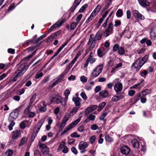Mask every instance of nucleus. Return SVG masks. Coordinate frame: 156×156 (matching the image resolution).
I'll return each mask as SVG.
<instances>
[{
    "mask_svg": "<svg viewBox=\"0 0 156 156\" xmlns=\"http://www.w3.org/2000/svg\"><path fill=\"white\" fill-rule=\"evenodd\" d=\"M11 123L8 126V127L9 130H11L12 129L13 126L15 125V122L13 120L11 121Z\"/></svg>",
    "mask_w": 156,
    "mask_h": 156,
    "instance_id": "nucleus-36",
    "label": "nucleus"
},
{
    "mask_svg": "<svg viewBox=\"0 0 156 156\" xmlns=\"http://www.w3.org/2000/svg\"><path fill=\"white\" fill-rule=\"evenodd\" d=\"M58 27L56 23L54 25L52 26L48 30V32H51L53 30L55 29L56 27Z\"/></svg>",
    "mask_w": 156,
    "mask_h": 156,
    "instance_id": "nucleus-52",
    "label": "nucleus"
},
{
    "mask_svg": "<svg viewBox=\"0 0 156 156\" xmlns=\"http://www.w3.org/2000/svg\"><path fill=\"white\" fill-rule=\"evenodd\" d=\"M55 38L54 36L52 34L47 38V41L48 42H50L51 41Z\"/></svg>",
    "mask_w": 156,
    "mask_h": 156,
    "instance_id": "nucleus-39",
    "label": "nucleus"
},
{
    "mask_svg": "<svg viewBox=\"0 0 156 156\" xmlns=\"http://www.w3.org/2000/svg\"><path fill=\"white\" fill-rule=\"evenodd\" d=\"M13 151L12 150H8L6 152L5 154L7 156H12L13 154Z\"/></svg>",
    "mask_w": 156,
    "mask_h": 156,
    "instance_id": "nucleus-37",
    "label": "nucleus"
},
{
    "mask_svg": "<svg viewBox=\"0 0 156 156\" xmlns=\"http://www.w3.org/2000/svg\"><path fill=\"white\" fill-rule=\"evenodd\" d=\"M120 100L118 97V95H115L112 98V100L113 101H116Z\"/></svg>",
    "mask_w": 156,
    "mask_h": 156,
    "instance_id": "nucleus-51",
    "label": "nucleus"
},
{
    "mask_svg": "<svg viewBox=\"0 0 156 156\" xmlns=\"http://www.w3.org/2000/svg\"><path fill=\"white\" fill-rule=\"evenodd\" d=\"M36 97V94H34L31 97L30 99L29 104L32 105L33 103L35 100Z\"/></svg>",
    "mask_w": 156,
    "mask_h": 156,
    "instance_id": "nucleus-28",
    "label": "nucleus"
},
{
    "mask_svg": "<svg viewBox=\"0 0 156 156\" xmlns=\"http://www.w3.org/2000/svg\"><path fill=\"white\" fill-rule=\"evenodd\" d=\"M88 146V145L87 142L84 141L80 142L78 146V148L80 151L81 153H84L86 151L85 148Z\"/></svg>",
    "mask_w": 156,
    "mask_h": 156,
    "instance_id": "nucleus-6",
    "label": "nucleus"
},
{
    "mask_svg": "<svg viewBox=\"0 0 156 156\" xmlns=\"http://www.w3.org/2000/svg\"><path fill=\"white\" fill-rule=\"evenodd\" d=\"M31 106L32 105L29 104L25 110V112L26 113H28L31 109Z\"/></svg>",
    "mask_w": 156,
    "mask_h": 156,
    "instance_id": "nucleus-46",
    "label": "nucleus"
},
{
    "mask_svg": "<svg viewBox=\"0 0 156 156\" xmlns=\"http://www.w3.org/2000/svg\"><path fill=\"white\" fill-rule=\"evenodd\" d=\"M141 94L140 93H138L135 96L134 99L136 101H138L141 98Z\"/></svg>",
    "mask_w": 156,
    "mask_h": 156,
    "instance_id": "nucleus-43",
    "label": "nucleus"
},
{
    "mask_svg": "<svg viewBox=\"0 0 156 156\" xmlns=\"http://www.w3.org/2000/svg\"><path fill=\"white\" fill-rule=\"evenodd\" d=\"M104 49L98 48L97 50V54L99 57H102L105 55V54L103 52Z\"/></svg>",
    "mask_w": 156,
    "mask_h": 156,
    "instance_id": "nucleus-26",
    "label": "nucleus"
},
{
    "mask_svg": "<svg viewBox=\"0 0 156 156\" xmlns=\"http://www.w3.org/2000/svg\"><path fill=\"white\" fill-rule=\"evenodd\" d=\"M142 82H141L140 83L134 85L133 86L131 87L130 88L134 89H137L139 90H140L143 86V85L142 84Z\"/></svg>",
    "mask_w": 156,
    "mask_h": 156,
    "instance_id": "nucleus-20",
    "label": "nucleus"
},
{
    "mask_svg": "<svg viewBox=\"0 0 156 156\" xmlns=\"http://www.w3.org/2000/svg\"><path fill=\"white\" fill-rule=\"evenodd\" d=\"M80 80L83 82L86 83L87 81V78L84 76H82L80 78Z\"/></svg>",
    "mask_w": 156,
    "mask_h": 156,
    "instance_id": "nucleus-53",
    "label": "nucleus"
},
{
    "mask_svg": "<svg viewBox=\"0 0 156 156\" xmlns=\"http://www.w3.org/2000/svg\"><path fill=\"white\" fill-rule=\"evenodd\" d=\"M80 96L84 100H86L87 99V95L84 93L83 92H81L80 94Z\"/></svg>",
    "mask_w": 156,
    "mask_h": 156,
    "instance_id": "nucleus-59",
    "label": "nucleus"
},
{
    "mask_svg": "<svg viewBox=\"0 0 156 156\" xmlns=\"http://www.w3.org/2000/svg\"><path fill=\"white\" fill-rule=\"evenodd\" d=\"M19 112L18 109H16L11 112L8 118L9 121L10 122L11 121L15 120L18 117Z\"/></svg>",
    "mask_w": 156,
    "mask_h": 156,
    "instance_id": "nucleus-4",
    "label": "nucleus"
},
{
    "mask_svg": "<svg viewBox=\"0 0 156 156\" xmlns=\"http://www.w3.org/2000/svg\"><path fill=\"white\" fill-rule=\"evenodd\" d=\"M85 129L84 126L83 125H81L78 128V131L81 132H82L84 131Z\"/></svg>",
    "mask_w": 156,
    "mask_h": 156,
    "instance_id": "nucleus-61",
    "label": "nucleus"
},
{
    "mask_svg": "<svg viewBox=\"0 0 156 156\" xmlns=\"http://www.w3.org/2000/svg\"><path fill=\"white\" fill-rule=\"evenodd\" d=\"M69 116L68 115H65L63 118L62 122V124L60 126V128L62 129L65 126L67 121L69 119Z\"/></svg>",
    "mask_w": 156,
    "mask_h": 156,
    "instance_id": "nucleus-14",
    "label": "nucleus"
},
{
    "mask_svg": "<svg viewBox=\"0 0 156 156\" xmlns=\"http://www.w3.org/2000/svg\"><path fill=\"white\" fill-rule=\"evenodd\" d=\"M78 23V22L72 23L71 25L70 29L71 30H73L76 27Z\"/></svg>",
    "mask_w": 156,
    "mask_h": 156,
    "instance_id": "nucleus-41",
    "label": "nucleus"
},
{
    "mask_svg": "<svg viewBox=\"0 0 156 156\" xmlns=\"http://www.w3.org/2000/svg\"><path fill=\"white\" fill-rule=\"evenodd\" d=\"M27 140V139L26 137H23L21 139L20 143L19 144V146L21 147L22 146Z\"/></svg>",
    "mask_w": 156,
    "mask_h": 156,
    "instance_id": "nucleus-27",
    "label": "nucleus"
},
{
    "mask_svg": "<svg viewBox=\"0 0 156 156\" xmlns=\"http://www.w3.org/2000/svg\"><path fill=\"white\" fill-rule=\"evenodd\" d=\"M131 144L132 147L135 148H138L140 144L139 142L136 139H133L131 141Z\"/></svg>",
    "mask_w": 156,
    "mask_h": 156,
    "instance_id": "nucleus-15",
    "label": "nucleus"
},
{
    "mask_svg": "<svg viewBox=\"0 0 156 156\" xmlns=\"http://www.w3.org/2000/svg\"><path fill=\"white\" fill-rule=\"evenodd\" d=\"M88 117L90 120L92 121H94L96 118L95 115L91 114L89 115Z\"/></svg>",
    "mask_w": 156,
    "mask_h": 156,
    "instance_id": "nucleus-56",
    "label": "nucleus"
},
{
    "mask_svg": "<svg viewBox=\"0 0 156 156\" xmlns=\"http://www.w3.org/2000/svg\"><path fill=\"white\" fill-rule=\"evenodd\" d=\"M97 107L98 106L96 105H93L88 107L85 111V115H87L89 114L90 112L95 110Z\"/></svg>",
    "mask_w": 156,
    "mask_h": 156,
    "instance_id": "nucleus-11",
    "label": "nucleus"
},
{
    "mask_svg": "<svg viewBox=\"0 0 156 156\" xmlns=\"http://www.w3.org/2000/svg\"><path fill=\"white\" fill-rule=\"evenodd\" d=\"M132 14L133 16L136 18L141 20H144V16L136 10H133Z\"/></svg>",
    "mask_w": 156,
    "mask_h": 156,
    "instance_id": "nucleus-7",
    "label": "nucleus"
},
{
    "mask_svg": "<svg viewBox=\"0 0 156 156\" xmlns=\"http://www.w3.org/2000/svg\"><path fill=\"white\" fill-rule=\"evenodd\" d=\"M73 101L74 102L76 106H79L80 105L81 100L78 97H74L72 99Z\"/></svg>",
    "mask_w": 156,
    "mask_h": 156,
    "instance_id": "nucleus-17",
    "label": "nucleus"
},
{
    "mask_svg": "<svg viewBox=\"0 0 156 156\" xmlns=\"http://www.w3.org/2000/svg\"><path fill=\"white\" fill-rule=\"evenodd\" d=\"M25 91V90L24 89H21L19 90L17 94L19 95H21L24 93Z\"/></svg>",
    "mask_w": 156,
    "mask_h": 156,
    "instance_id": "nucleus-62",
    "label": "nucleus"
},
{
    "mask_svg": "<svg viewBox=\"0 0 156 156\" xmlns=\"http://www.w3.org/2000/svg\"><path fill=\"white\" fill-rule=\"evenodd\" d=\"M118 54L121 55H124L125 52L124 48L122 47H120L118 51Z\"/></svg>",
    "mask_w": 156,
    "mask_h": 156,
    "instance_id": "nucleus-25",
    "label": "nucleus"
},
{
    "mask_svg": "<svg viewBox=\"0 0 156 156\" xmlns=\"http://www.w3.org/2000/svg\"><path fill=\"white\" fill-rule=\"evenodd\" d=\"M107 115V113L106 112L103 113L99 117V119L101 120H103L104 118Z\"/></svg>",
    "mask_w": 156,
    "mask_h": 156,
    "instance_id": "nucleus-60",
    "label": "nucleus"
},
{
    "mask_svg": "<svg viewBox=\"0 0 156 156\" xmlns=\"http://www.w3.org/2000/svg\"><path fill=\"white\" fill-rule=\"evenodd\" d=\"M81 55V53L80 52H79L76 54L74 58L72 61L73 62L75 63L76 61V60H77V58H78V57Z\"/></svg>",
    "mask_w": 156,
    "mask_h": 156,
    "instance_id": "nucleus-49",
    "label": "nucleus"
},
{
    "mask_svg": "<svg viewBox=\"0 0 156 156\" xmlns=\"http://www.w3.org/2000/svg\"><path fill=\"white\" fill-rule=\"evenodd\" d=\"M106 103L105 102H102L100 103L99 105V108L98 109V111H100L105 105Z\"/></svg>",
    "mask_w": 156,
    "mask_h": 156,
    "instance_id": "nucleus-32",
    "label": "nucleus"
},
{
    "mask_svg": "<svg viewBox=\"0 0 156 156\" xmlns=\"http://www.w3.org/2000/svg\"><path fill=\"white\" fill-rule=\"evenodd\" d=\"M144 63L145 61H143V60L140 59H139L133 63L132 66L136 65L137 66H135V67L136 68V71H138Z\"/></svg>",
    "mask_w": 156,
    "mask_h": 156,
    "instance_id": "nucleus-5",
    "label": "nucleus"
},
{
    "mask_svg": "<svg viewBox=\"0 0 156 156\" xmlns=\"http://www.w3.org/2000/svg\"><path fill=\"white\" fill-rule=\"evenodd\" d=\"M113 25L112 23H109L106 29L104 31V36L105 37H107L112 33L113 30Z\"/></svg>",
    "mask_w": 156,
    "mask_h": 156,
    "instance_id": "nucleus-3",
    "label": "nucleus"
},
{
    "mask_svg": "<svg viewBox=\"0 0 156 156\" xmlns=\"http://www.w3.org/2000/svg\"><path fill=\"white\" fill-rule=\"evenodd\" d=\"M63 100V99L61 97H58L56 98L55 102L57 104L60 103L62 105L65 106L66 105V101Z\"/></svg>",
    "mask_w": 156,
    "mask_h": 156,
    "instance_id": "nucleus-12",
    "label": "nucleus"
},
{
    "mask_svg": "<svg viewBox=\"0 0 156 156\" xmlns=\"http://www.w3.org/2000/svg\"><path fill=\"white\" fill-rule=\"evenodd\" d=\"M116 15L118 17H121L123 15V12L122 10L120 9H119L117 12Z\"/></svg>",
    "mask_w": 156,
    "mask_h": 156,
    "instance_id": "nucleus-38",
    "label": "nucleus"
},
{
    "mask_svg": "<svg viewBox=\"0 0 156 156\" xmlns=\"http://www.w3.org/2000/svg\"><path fill=\"white\" fill-rule=\"evenodd\" d=\"M120 47L118 44H115L113 46L112 50L114 51H115L118 50Z\"/></svg>",
    "mask_w": 156,
    "mask_h": 156,
    "instance_id": "nucleus-40",
    "label": "nucleus"
},
{
    "mask_svg": "<svg viewBox=\"0 0 156 156\" xmlns=\"http://www.w3.org/2000/svg\"><path fill=\"white\" fill-rule=\"evenodd\" d=\"M103 69V65H98L93 70L91 73L92 76L95 77L99 75L102 71Z\"/></svg>",
    "mask_w": 156,
    "mask_h": 156,
    "instance_id": "nucleus-2",
    "label": "nucleus"
},
{
    "mask_svg": "<svg viewBox=\"0 0 156 156\" xmlns=\"http://www.w3.org/2000/svg\"><path fill=\"white\" fill-rule=\"evenodd\" d=\"M42 152V154H47L49 152V149L48 147H47L43 150H42L41 151Z\"/></svg>",
    "mask_w": 156,
    "mask_h": 156,
    "instance_id": "nucleus-48",
    "label": "nucleus"
},
{
    "mask_svg": "<svg viewBox=\"0 0 156 156\" xmlns=\"http://www.w3.org/2000/svg\"><path fill=\"white\" fill-rule=\"evenodd\" d=\"M105 139L106 142H112L113 141V139L108 135L106 134L105 136Z\"/></svg>",
    "mask_w": 156,
    "mask_h": 156,
    "instance_id": "nucleus-29",
    "label": "nucleus"
},
{
    "mask_svg": "<svg viewBox=\"0 0 156 156\" xmlns=\"http://www.w3.org/2000/svg\"><path fill=\"white\" fill-rule=\"evenodd\" d=\"M96 137L94 135L92 136L89 139V140L91 144H93L96 139Z\"/></svg>",
    "mask_w": 156,
    "mask_h": 156,
    "instance_id": "nucleus-50",
    "label": "nucleus"
},
{
    "mask_svg": "<svg viewBox=\"0 0 156 156\" xmlns=\"http://www.w3.org/2000/svg\"><path fill=\"white\" fill-rule=\"evenodd\" d=\"M71 150L72 152L75 154H77V150L75 147H72Z\"/></svg>",
    "mask_w": 156,
    "mask_h": 156,
    "instance_id": "nucleus-64",
    "label": "nucleus"
},
{
    "mask_svg": "<svg viewBox=\"0 0 156 156\" xmlns=\"http://www.w3.org/2000/svg\"><path fill=\"white\" fill-rule=\"evenodd\" d=\"M88 5L86 4L83 5L79 10V12H82L87 7Z\"/></svg>",
    "mask_w": 156,
    "mask_h": 156,
    "instance_id": "nucleus-45",
    "label": "nucleus"
},
{
    "mask_svg": "<svg viewBox=\"0 0 156 156\" xmlns=\"http://www.w3.org/2000/svg\"><path fill=\"white\" fill-rule=\"evenodd\" d=\"M99 94L100 96L103 98H105L107 97L108 93L107 90H105L101 91L99 92Z\"/></svg>",
    "mask_w": 156,
    "mask_h": 156,
    "instance_id": "nucleus-21",
    "label": "nucleus"
},
{
    "mask_svg": "<svg viewBox=\"0 0 156 156\" xmlns=\"http://www.w3.org/2000/svg\"><path fill=\"white\" fill-rule=\"evenodd\" d=\"M96 44V42L93 40V41H92V42L91 43L90 45V47H89L90 49V50H92V49H93L94 48V47Z\"/></svg>",
    "mask_w": 156,
    "mask_h": 156,
    "instance_id": "nucleus-44",
    "label": "nucleus"
},
{
    "mask_svg": "<svg viewBox=\"0 0 156 156\" xmlns=\"http://www.w3.org/2000/svg\"><path fill=\"white\" fill-rule=\"evenodd\" d=\"M150 35L151 39L154 40L156 39V34L152 30L150 32Z\"/></svg>",
    "mask_w": 156,
    "mask_h": 156,
    "instance_id": "nucleus-30",
    "label": "nucleus"
},
{
    "mask_svg": "<svg viewBox=\"0 0 156 156\" xmlns=\"http://www.w3.org/2000/svg\"><path fill=\"white\" fill-rule=\"evenodd\" d=\"M70 136L72 137H80V135H78L76 132H74L71 134Z\"/></svg>",
    "mask_w": 156,
    "mask_h": 156,
    "instance_id": "nucleus-55",
    "label": "nucleus"
},
{
    "mask_svg": "<svg viewBox=\"0 0 156 156\" xmlns=\"http://www.w3.org/2000/svg\"><path fill=\"white\" fill-rule=\"evenodd\" d=\"M117 94L118 95V97L120 100L123 98L125 95V93L123 92H122L120 93H119V94Z\"/></svg>",
    "mask_w": 156,
    "mask_h": 156,
    "instance_id": "nucleus-54",
    "label": "nucleus"
},
{
    "mask_svg": "<svg viewBox=\"0 0 156 156\" xmlns=\"http://www.w3.org/2000/svg\"><path fill=\"white\" fill-rule=\"evenodd\" d=\"M63 78V75H60L57 78V80L51 86V87H53L57 84L61 82Z\"/></svg>",
    "mask_w": 156,
    "mask_h": 156,
    "instance_id": "nucleus-13",
    "label": "nucleus"
},
{
    "mask_svg": "<svg viewBox=\"0 0 156 156\" xmlns=\"http://www.w3.org/2000/svg\"><path fill=\"white\" fill-rule=\"evenodd\" d=\"M37 131V130H36L34 129V132H33L31 138V139L32 141H33L34 140L35 137L37 136V133L39 131Z\"/></svg>",
    "mask_w": 156,
    "mask_h": 156,
    "instance_id": "nucleus-33",
    "label": "nucleus"
},
{
    "mask_svg": "<svg viewBox=\"0 0 156 156\" xmlns=\"http://www.w3.org/2000/svg\"><path fill=\"white\" fill-rule=\"evenodd\" d=\"M28 68L27 64L26 62L20 65L12 75V80L14 82L16 81L18 79L23 75Z\"/></svg>",
    "mask_w": 156,
    "mask_h": 156,
    "instance_id": "nucleus-1",
    "label": "nucleus"
},
{
    "mask_svg": "<svg viewBox=\"0 0 156 156\" xmlns=\"http://www.w3.org/2000/svg\"><path fill=\"white\" fill-rule=\"evenodd\" d=\"M103 35V31L101 30H99L96 33L94 38V40L96 42L97 40H100Z\"/></svg>",
    "mask_w": 156,
    "mask_h": 156,
    "instance_id": "nucleus-10",
    "label": "nucleus"
},
{
    "mask_svg": "<svg viewBox=\"0 0 156 156\" xmlns=\"http://www.w3.org/2000/svg\"><path fill=\"white\" fill-rule=\"evenodd\" d=\"M20 132L19 130H16L13 132L12 138L13 139H16L19 137H20Z\"/></svg>",
    "mask_w": 156,
    "mask_h": 156,
    "instance_id": "nucleus-18",
    "label": "nucleus"
},
{
    "mask_svg": "<svg viewBox=\"0 0 156 156\" xmlns=\"http://www.w3.org/2000/svg\"><path fill=\"white\" fill-rule=\"evenodd\" d=\"M44 122L43 120H40L38 121L37 123V127H35L34 129L37 130V131H39L40 129Z\"/></svg>",
    "mask_w": 156,
    "mask_h": 156,
    "instance_id": "nucleus-19",
    "label": "nucleus"
},
{
    "mask_svg": "<svg viewBox=\"0 0 156 156\" xmlns=\"http://www.w3.org/2000/svg\"><path fill=\"white\" fill-rule=\"evenodd\" d=\"M101 7L100 6V5H98L96 7L94 10L93 11V12L95 13L96 15H97L101 9Z\"/></svg>",
    "mask_w": 156,
    "mask_h": 156,
    "instance_id": "nucleus-35",
    "label": "nucleus"
},
{
    "mask_svg": "<svg viewBox=\"0 0 156 156\" xmlns=\"http://www.w3.org/2000/svg\"><path fill=\"white\" fill-rule=\"evenodd\" d=\"M82 16V14H80L76 17V20L77 21L76 22H78V23H79V21L81 19Z\"/></svg>",
    "mask_w": 156,
    "mask_h": 156,
    "instance_id": "nucleus-58",
    "label": "nucleus"
},
{
    "mask_svg": "<svg viewBox=\"0 0 156 156\" xmlns=\"http://www.w3.org/2000/svg\"><path fill=\"white\" fill-rule=\"evenodd\" d=\"M38 145L41 151L42 150H43L47 147L45 144H42L41 143H39Z\"/></svg>",
    "mask_w": 156,
    "mask_h": 156,
    "instance_id": "nucleus-42",
    "label": "nucleus"
},
{
    "mask_svg": "<svg viewBox=\"0 0 156 156\" xmlns=\"http://www.w3.org/2000/svg\"><path fill=\"white\" fill-rule=\"evenodd\" d=\"M27 121L26 120L22 121L20 124V127L22 129H24L26 127V123L27 122Z\"/></svg>",
    "mask_w": 156,
    "mask_h": 156,
    "instance_id": "nucleus-31",
    "label": "nucleus"
},
{
    "mask_svg": "<svg viewBox=\"0 0 156 156\" xmlns=\"http://www.w3.org/2000/svg\"><path fill=\"white\" fill-rule=\"evenodd\" d=\"M115 24L114 26L115 27L120 26L121 24V22L120 20H116L115 21Z\"/></svg>",
    "mask_w": 156,
    "mask_h": 156,
    "instance_id": "nucleus-63",
    "label": "nucleus"
},
{
    "mask_svg": "<svg viewBox=\"0 0 156 156\" xmlns=\"http://www.w3.org/2000/svg\"><path fill=\"white\" fill-rule=\"evenodd\" d=\"M79 108H75L73 110L70 112L69 116H73L75 114Z\"/></svg>",
    "mask_w": 156,
    "mask_h": 156,
    "instance_id": "nucleus-34",
    "label": "nucleus"
},
{
    "mask_svg": "<svg viewBox=\"0 0 156 156\" xmlns=\"http://www.w3.org/2000/svg\"><path fill=\"white\" fill-rule=\"evenodd\" d=\"M112 2V0H110L109 2H108L107 5L103 8V10H105L107 9L109 6L111 5V3Z\"/></svg>",
    "mask_w": 156,
    "mask_h": 156,
    "instance_id": "nucleus-57",
    "label": "nucleus"
},
{
    "mask_svg": "<svg viewBox=\"0 0 156 156\" xmlns=\"http://www.w3.org/2000/svg\"><path fill=\"white\" fill-rule=\"evenodd\" d=\"M81 0H80L79 2L78 1L77 2H76V1H77V0H75L73 5V7L72 8L71 11L72 12H73L74 11L76 8L80 4Z\"/></svg>",
    "mask_w": 156,
    "mask_h": 156,
    "instance_id": "nucleus-23",
    "label": "nucleus"
},
{
    "mask_svg": "<svg viewBox=\"0 0 156 156\" xmlns=\"http://www.w3.org/2000/svg\"><path fill=\"white\" fill-rule=\"evenodd\" d=\"M121 152L123 154L126 155L129 153L130 149L127 146H125L121 148Z\"/></svg>",
    "mask_w": 156,
    "mask_h": 156,
    "instance_id": "nucleus-9",
    "label": "nucleus"
},
{
    "mask_svg": "<svg viewBox=\"0 0 156 156\" xmlns=\"http://www.w3.org/2000/svg\"><path fill=\"white\" fill-rule=\"evenodd\" d=\"M42 105L43 106H41L39 108V110L41 112H44L46 110V105L45 104V102L44 101L42 102Z\"/></svg>",
    "mask_w": 156,
    "mask_h": 156,
    "instance_id": "nucleus-22",
    "label": "nucleus"
},
{
    "mask_svg": "<svg viewBox=\"0 0 156 156\" xmlns=\"http://www.w3.org/2000/svg\"><path fill=\"white\" fill-rule=\"evenodd\" d=\"M138 1L140 5L144 7H146L150 5L149 2L146 0H138Z\"/></svg>",
    "mask_w": 156,
    "mask_h": 156,
    "instance_id": "nucleus-16",
    "label": "nucleus"
},
{
    "mask_svg": "<svg viewBox=\"0 0 156 156\" xmlns=\"http://www.w3.org/2000/svg\"><path fill=\"white\" fill-rule=\"evenodd\" d=\"M37 50V49H36L33 52L32 54H31L29 55L28 56H27L26 57H25L23 60V61L24 62L25 61L26 62L28 61L29 60V59L31 57H32L35 54Z\"/></svg>",
    "mask_w": 156,
    "mask_h": 156,
    "instance_id": "nucleus-24",
    "label": "nucleus"
},
{
    "mask_svg": "<svg viewBox=\"0 0 156 156\" xmlns=\"http://www.w3.org/2000/svg\"><path fill=\"white\" fill-rule=\"evenodd\" d=\"M43 75V73L42 72H38L36 75L35 78L38 79L42 77Z\"/></svg>",
    "mask_w": 156,
    "mask_h": 156,
    "instance_id": "nucleus-47",
    "label": "nucleus"
},
{
    "mask_svg": "<svg viewBox=\"0 0 156 156\" xmlns=\"http://www.w3.org/2000/svg\"><path fill=\"white\" fill-rule=\"evenodd\" d=\"M114 89L116 92V94H119V92L122 90V84L120 83H116L114 87Z\"/></svg>",
    "mask_w": 156,
    "mask_h": 156,
    "instance_id": "nucleus-8",
    "label": "nucleus"
}]
</instances>
